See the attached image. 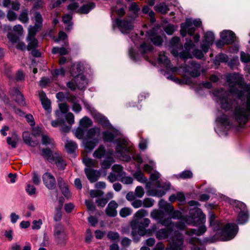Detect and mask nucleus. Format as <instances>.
Listing matches in <instances>:
<instances>
[{"mask_svg": "<svg viewBox=\"0 0 250 250\" xmlns=\"http://www.w3.org/2000/svg\"><path fill=\"white\" fill-rule=\"evenodd\" d=\"M154 200L151 198H146L144 199L143 206L145 208H150L154 205Z\"/></svg>", "mask_w": 250, "mask_h": 250, "instance_id": "49", "label": "nucleus"}, {"mask_svg": "<svg viewBox=\"0 0 250 250\" xmlns=\"http://www.w3.org/2000/svg\"><path fill=\"white\" fill-rule=\"evenodd\" d=\"M118 205L114 200L110 201L105 209L106 214L109 217H115L117 215V208Z\"/></svg>", "mask_w": 250, "mask_h": 250, "instance_id": "13", "label": "nucleus"}, {"mask_svg": "<svg viewBox=\"0 0 250 250\" xmlns=\"http://www.w3.org/2000/svg\"><path fill=\"white\" fill-rule=\"evenodd\" d=\"M193 55L195 57L198 59H201L204 57V54L202 51L198 49H196L193 50Z\"/></svg>", "mask_w": 250, "mask_h": 250, "instance_id": "64", "label": "nucleus"}, {"mask_svg": "<svg viewBox=\"0 0 250 250\" xmlns=\"http://www.w3.org/2000/svg\"><path fill=\"white\" fill-rule=\"evenodd\" d=\"M155 8L156 11L162 14H165L169 10L167 5L164 3H161L159 4L156 5Z\"/></svg>", "mask_w": 250, "mask_h": 250, "instance_id": "32", "label": "nucleus"}, {"mask_svg": "<svg viewBox=\"0 0 250 250\" xmlns=\"http://www.w3.org/2000/svg\"><path fill=\"white\" fill-rule=\"evenodd\" d=\"M150 194L153 196L162 197L165 194V191L163 189H153Z\"/></svg>", "mask_w": 250, "mask_h": 250, "instance_id": "55", "label": "nucleus"}, {"mask_svg": "<svg viewBox=\"0 0 250 250\" xmlns=\"http://www.w3.org/2000/svg\"><path fill=\"white\" fill-rule=\"evenodd\" d=\"M85 174L88 180L92 183L96 182L99 176L98 171L92 170L90 168H85L84 170Z\"/></svg>", "mask_w": 250, "mask_h": 250, "instance_id": "20", "label": "nucleus"}, {"mask_svg": "<svg viewBox=\"0 0 250 250\" xmlns=\"http://www.w3.org/2000/svg\"><path fill=\"white\" fill-rule=\"evenodd\" d=\"M114 162V161L112 157H109L108 159L104 160L102 164V167L104 169L108 168Z\"/></svg>", "mask_w": 250, "mask_h": 250, "instance_id": "48", "label": "nucleus"}, {"mask_svg": "<svg viewBox=\"0 0 250 250\" xmlns=\"http://www.w3.org/2000/svg\"><path fill=\"white\" fill-rule=\"evenodd\" d=\"M158 62L159 63H163L166 65H167L170 62L169 60H168L165 54L161 53L159 54Z\"/></svg>", "mask_w": 250, "mask_h": 250, "instance_id": "47", "label": "nucleus"}, {"mask_svg": "<svg viewBox=\"0 0 250 250\" xmlns=\"http://www.w3.org/2000/svg\"><path fill=\"white\" fill-rule=\"evenodd\" d=\"M42 178L44 184L47 188L53 189L56 187L55 178L50 173H45L43 174Z\"/></svg>", "mask_w": 250, "mask_h": 250, "instance_id": "10", "label": "nucleus"}, {"mask_svg": "<svg viewBox=\"0 0 250 250\" xmlns=\"http://www.w3.org/2000/svg\"><path fill=\"white\" fill-rule=\"evenodd\" d=\"M132 210L129 208H122L120 211V215L122 217H125L131 213Z\"/></svg>", "mask_w": 250, "mask_h": 250, "instance_id": "52", "label": "nucleus"}, {"mask_svg": "<svg viewBox=\"0 0 250 250\" xmlns=\"http://www.w3.org/2000/svg\"><path fill=\"white\" fill-rule=\"evenodd\" d=\"M22 136L23 141L26 144L32 146H35L38 145V143L36 141H32L31 140L29 134L28 132H24Z\"/></svg>", "mask_w": 250, "mask_h": 250, "instance_id": "30", "label": "nucleus"}, {"mask_svg": "<svg viewBox=\"0 0 250 250\" xmlns=\"http://www.w3.org/2000/svg\"><path fill=\"white\" fill-rule=\"evenodd\" d=\"M85 204L88 210L93 212L96 210V207L93 205L92 201L85 200Z\"/></svg>", "mask_w": 250, "mask_h": 250, "instance_id": "59", "label": "nucleus"}, {"mask_svg": "<svg viewBox=\"0 0 250 250\" xmlns=\"http://www.w3.org/2000/svg\"><path fill=\"white\" fill-rule=\"evenodd\" d=\"M248 219V211L245 212H239L238 215L237 221L239 224H243L246 223Z\"/></svg>", "mask_w": 250, "mask_h": 250, "instance_id": "35", "label": "nucleus"}, {"mask_svg": "<svg viewBox=\"0 0 250 250\" xmlns=\"http://www.w3.org/2000/svg\"><path fill=\"white\" fill-rule=\"evenodd\" d=\"M10 93L15 97V101L18 104L21 105H25V102L23 98V96L17 88H14L11 89Z\"/></svg>", "mask_w": 250, "mask_h": 250, "instance_id": "19", "label": "nucleus"}, {"mask_svg": "<svg viewBox=\"0 0 250 250\" xmlns=\"http://www.w3.org/2000/svg\"><path fill=\"white\" fill-rule=\"evenodd\" d=\"M95 7L94 3L91 2L83 5L80 8L78 9L77 12L80 14H87L89 11Z\"/></svg>", "mask_w": 250, "mask_h": 250, "instance_id": "27", "label": "nucleus"}, {"mask_svg": "<svg viewBox=\"0 0 250 250\" xmlns=\"http://www.w3.org/2000/svg\"><path fill=\"white\" fill-rule=\"evenodd\" d=\"M221 37L227 44L233 43L236 38L235 34L231 31H224L222 32Z\"/></svg>", "mask_w": 250, "mask_h": 250, "instance_id": "17", "label": "nucleus"}, {"mask_svg": "<svg viewBox=\"0 0 250 250\" xmlns=\"http://www.w3.org/2000/svg\"><path fill=\"white\" fill-rule=\"evenodd\" d=\"M134 177L139 182L145 183L146 182V178L144 176L143 174L140 171H137L133 174Z\"/></svg>", "mask_w": 250, "mask_h": 250, "instance_id": "43", "label": "nucleus"}, {"mask_svg": "<svg viewBox=\"0 0 250 250\" xmlns=\"http://www.w3.org/2000/svg\"><path fill=\"white\" fill-rule=\"evenodd\" d=\"M184 237L179 232H175L169 241L165 250H182L184 249Z\"/></svg>", "mask_w": 250, "mask_h": 250, "instance_id": "4", "label": "nucleus"}, {"mask_svg": "<svg viewBox=\"0 0 250 250\" xmlns=\"http://www.w3.org/2000/svg\"><path fill=\"white\" fill-rule=\"evenodd\" d=\"M230 204L236 209L240 210V212L248 211L246 205L243 202L237 200H232Z\"/></svg>", "mask_w": 250, "mask_h": 250, "instance_id": "25", "label": "nucleus"}, {"mask_svg": "<svg viewBox=\"0 0 250 250\" xmlns=\"http://www.w3.org/2000/svg\"><path fill=\"white\" fill-rule=\"evenodd\" d=\"M193 174L190 170L183 171L178 175V177L182 179H189L192 177Z\"/></svg>", "mask_w": 250, "mask_h": 250, "instance_id": "50", "label": "nucleus"}, {"mask_svg": "<svg viewBox=\"0 0 250 250\" xmlns=\"http://www.w3.org/2000/svg\"><path fill=\"white\" fill-rule=\"evenodd\" d=\"M200 64L195 62L190 63V66L187 69V72L192 77H197L200 75Z\"/></svg>", "mask_w": 250, "mask_h": 250, "instance_id": "14", "label": "nucleus"}, {"mask_svg": "<svg viewBox=\"0 0 250 250\" xmlns=\"http://www.w3.org/2000/svg\"><path fill=\"white\" fill-rule=\"evenodd\" d=\"M7 17L10 21H13L17 19L16 14L11 10H9L7 12Z\"/></svg>", "mask_w": 250, "mask_h": 250, "instance_id": "63", "label": "nucleus"}, {"mask_svg": "<svg viewBox=\"0 0 250 250\" xmlns=\"http://www.w3.org/2000/svg\"><path fill=\"white\" fill-rule=\"evenodd\" d=\"M240 59L242 62L247 63L250 62V55L244 52H241Z\"/></svg>", "mask_w": 250, "mask_h": 250, "instance_id": "54", "label": "nucleus"}, {"mask_svg": "<svg viewBox=\"0 0 250 250\" xmlns=\"http://www.w3.org/2000/svg\"><path fill=\"white\" fill-rule=\"evenodd\" d=\"M54 159L52 162H54L57 167L61 170H63L65 168L66 166V163L62 159L61 155L58 153H54Z\"/></svg>", "mask_w": 250, "mask_h": 250, "instance_id": "22", "label": "nucleus"}, {"mask_svg": "<svg viewBox=\"0 0 250 250\" xmlns=\"http://www.w3.org/2000/svg\"><path fill=\"white\" fill-rule=\"evenodd\" d=\"M103 139L105 142H111L113 141L114 135L113 133L109 131H104L103 133Z\"/></svg>", "mask_w": 250, "mask_h": 250, "instance_id": "42", "label": "nucleus"}, {"mask_svg": "<svg viewBox=\"0 0 250 250\" xmlns=\"http://www.w3.org/2000/svg\"><path fill=\"white\" fill-rule=\"evenodd\" d=\"M129 10L134 14V18L138 16V13L140 11L139 6L135 2H132L129 6Z\"/></svg>", "mask_w": 250, "mask_h": 250, "instance_id": "33", "label": "nucleus"}, {"mask_svg": "<svg viewBox=\"0 0 250 250\" xmlns=\"http://www.w3.org/2000/svg\"><path fill=\"white\" fill-rule=\"evenodd\" d=\"M103 191L99 190H91L90 191V195L91 198L100 197L104 195Z\"/></svg>", "mask_w": 250, "mask_h": 250, "instance_id": "56", "label": "nucleus"}, {"mask_svg": "<svg viewBox=\"0 0 250 250\" xmlns=\"http://www.w3.org/2000/svg\"><path fill=\"white\" fill-rule=\"evenodd\" d=\"M180 42V38L179 37H173L171 41V44L174 47H178L179 46L180 48H182V45Z\"/></svg>", "mask_w": 250, "mask_h": 250, "instance_id": "57", "label": "nucleus"}, {"mask_svg": "<svg viewBox=\"0 0 250 250\" xmlns=\"http://www.w3.org/2000/svg\"><path fill=\"white\" fill-rule=\"evenodd\" d=\"M238 227L234 224L228 223L224 226L221 230V236L224 240L233 238L237 232Z\"/></svg>", "mask_w": 250, "mask_h": 250, "instance_id": "5", "label": "nucleus"}, {"mask_svg": "<svg viewBox=\"0 0 250 250\" xmlns=\"http://www.w3.org/2000/svg\"><path fill=\"white\" fill-rule=\"evenodd\" d=\"M42 155L50 162H52L54 159V153L52 154L50 149H43Z\"/></svg>", "mask_w": 250, "mask_h": 250, "instance_id": "36", "label": "nucleus"}, {"mask_svg": "<svg viewBox=\"0 0 250 250\" xmlns=\"http://www.w3.org/2000/svg\"><path fill=\"white\" fill-rule=\"evenodd\" d=\"M19 138L17 134L14 132L11 137H8L7 138V143L8 145L10 146L12 148H16L17 143L18 142Z\"/></svg>", "mask_w": 250, "mask_h": 250, "instance_id": "26", "label": "nucleus"}, {"mask_svg": "<svg viewBox=\"0 0 250 250\" xmlns=\"http://www.w3.org/2000/svg\"><path fill=\"white\" fill-rule=\"evenodd\" d=\"M82 71V66L80 63L77 64L75 67H73L70 70V73L72 76H74L75 74H81Z\"/></svg>", "mask_w": 250, "mask_h": 250, "instance_id": "46", "label": "nucleus"}, {"mask_svg": "<svg viewBox=\"0 0 250 250\" xmlns=\"http://www.w3.org/2000/svg\"><path fill=\"white\" fill-rule=\"evenodd\" d=\"M105 152V150L104 146H100L99 148L95 151L93 156L97 158L100 159L104 156Z\"/></svg>", "mask_w": 250, "mask_h": 250, "instance_id": "39", "label": "nucleus"}, {"mask_svg": "<svg viewBox=\"0 0 250 250\" xmlns=\"http://www.w3.org/2000/svg\"><path fill=\"white\" fill-rule=\"evenodd\" d=\"M80 125L83 128H88L92 125V122L88 117H84L80 120Z\"/></svg>", "mask_w": 250, "mask_h": 250, "instance_id": "37", "label": "nucleus"}, {"mask_svg": "<svg viewBox=\"0 0 250 250\" xmlns=\"http://www.w3.org/2000/svg\"><path fill=\"white\" fill-rule=\"evenodd\" d=\"M73 81L76 83L77 88L80 89H82L87 84V80L85 77L82 74H77L73 78Z\"/></svg>", "mask_w": 250, "mask_h": 250, "instance_id": "21", "label": "nucleus"}, {"mask_svg": "<svg viewBox=\"0 0 250 250\" xmlns=\"http://www.w3.org/2000/svg\"><path fill=\"white\" fill-rule=\"evenodd\" d=\"M57 181L58 186L61 190L62 194L66 198H69L70 197V193L68 189V185L61 177L57 178Z\"/></svg>", "mask_w": 250, "mask_h": 250, "instance_id": "18", "label": "nucleus"}, {"mask_svg": "<svg viewBox=\"0 0 250 250\" xmlns=\"http://www.w3.org/2000/svg\"><path fill=\"white\" fill-rule=\"evenodd\" d=\"M54 235L59 244L62 243L66 237L64 227L61 225H56L54 229Z\"/></svg>", "mask_w": 250, "mask_h": 250, "instance_id": "11", "label": "nucleus"}, {"mask_svg": "<svg viewBox=\"0 0 250 250\" xmlns=\"http://www.w3.org/2000/svg\"><path fill=\"white\" fill-rule=\"evenodd\" d=\"M101 129L99 127H95L90 128L87 133V137L89 138H92L96 136L100 135Z\"/></svg>", "mask_w": 250, "mask_h": 250, "instance_id": "29", "label": "nucleus"}, {"mask_svg": "<svg viewBox=\"0 0 250 250\" xmlns=\"http://www.w3.org/2000/svg\"><path fill=\"white\" fill-rule=\"evenodd\" d=\"M150 220L148 218H144L140 221L133 220L130 222V227L132 229H138V233L140 235L144 236L146 234L145 229L150 224Z\"/></svg>", "mask_w": 250, "mask_h": 250, "instance_id": "6", "label": "nucleus"}, {"mask_svg": "<svg viewBox=\"0 0 250 250\" xmlns=\"http://www.w3.org/2000/svg\"><path fill=\"white\" fill-rule=\"evenodd\" d=\"M107 237L111 240H116L119 238V234L117 232L110 231L107 234Z\"/></svg>", "mask_w": 250, "mask_h": 250, "instance_id": "58", "label": "nucleus"}, {"mask_svg": "<svg viewBox=\"0 0 250 250\" xmlns=\"http://www.w3.org/2000/svg\"><path fill=\"white\" fill-rule=\"evenodd\" d=\"M28 11L27 9L23 10L20 14L19 19L22 23H27L29 21Z\"/></svg>", "mask_w": 250, "mask_h": 250, "instance_id": "41", "label": "nucleus"}, {"mask_svg": "<svg viewBox=\"0 0 250 250\" xmlns=\"http://www.w3.org/2000/svg\"><path fill=\"white\" fill-rule=\"evenodd\" d=\"M39 96L43 107L48 113H50L51 109V103L47 99L45 93L43 91L39 92Z\"/></svg>", "mask_w": 250, "mask_h": 250, "instance_id": "16", "label": "nucleus"}, {"mask_svg": "<svg viewBox=\"0 0 250 250\" xmlns=\"http://www.w3.org/2000/svg\"><path fill=\"white\" fill-rule=\"evenodd\" d=\"M117 146L116 152L118 154L120 159L125 162H128L131 160L128 153L130 151V148L128 147L127 142L125 139H118L116 141Z\"/></svg>", "mask_w": 250, "mask_h": 250, "instance_id": "2", "label": "nucleus"}, {"mask_svg": "<svg viewBox=\"0 0 250 250\" xmlns=\"http://www.w3.org/2000/svg\"><path fill=\"white\" fill-rule=\"evenodd\" d=\"M171 231L169 228L160 229L156 232V238L159 240L166 239Z\"/></svg>", "mask_w": 250, "mask_h": 250, "instance_id": "23", "label": "nucleus"}, {"mask_svg": "<svg viewBox=\"0 0 250 250\" xmlns=\"http://www.w3.org/2000/svg\"><path fill=\"white\" fill-rule=\"evenodd\" d=\"M134 193L136 197L142 198L145 194V191L142 187L138 186L136 188Z\"/></svg>", "mask_w": 250, "mask_h": 250, "instance_id": "53", "label": "nucleus"}, {"mask_svg": "<svg viewBox=\"0 0 250 250\" xmlns=\"http://www.w3.org/2000/svg\"><path fill=\"white\" fill-rule=\"evenodd\" d=\"M83 162L88 167H95L96 166L95 161L89 158H84Z\"/></svg>", "mask_w": 250, "mask_h": 250, "instance_id": "51", "label": "nucleus"}, {"mask_svg": "<svg viewBox=\"0 0 250 250\" xmlns=\"http://www.w3.org/2000/svg\"><path fill=\"white\" fill-rule=\"evenodd\" d=\"M65 147L68 153H72L74 152L77 148V144L73 141H67L65 145Z\"/></svg>", "mask_w": 250, "mask_h": 250, "instance_id": "31", "label": "nucleus"}, {"mask_svg": "<svg viewBox=\"0 0 250 250\" xmlns=\"http://www.w3.org/2000/svg\"><path fill=\"white\" fill-rule=\"evenodd\" d=\"M34 17L35 20V25L42 28L43 19L41 14L39 12H35Z\"/></svg>", "mask_w": 250, "mask_h": 250, "instance_id": "44", "label": "nucleus"}, {"mask_svg": "<svg viewBox=\"0 0 250 250\" xmlns=\"http://www.w3.org/2000/svg\"><path fill=\"white\" fill-rule=\"evenodd\" d=\"M228 82L232 86H240L241 83L239 78L235 74L229 75L227 78Z\"/></svg>", "mask_w": 250, "mask_h": 250, "instance_id": "24", "label": "nucleus"}, {"mask_svg": "<svg viewBox=\"0 0 250 250\" xmlns=\"http://www.w3.org/2000/svg\"><path fill=\"white\" fill-rule=\"evenodd\" d=\"M140 50L142 53L145 54L147 51H151L152 50V46L149 43L144 42L141 44Z\"/></svg>", "mask_w": 250, "mask_h": 250, "instance_id": "40", "label": "nucleus"}, {"mask_svg": "<svg viewBox=\"0 0 250 250\" xmlns=\"http://www.w3.org/2000/svg\"><path fill=\"white\" fill-rule=\"evenodd\" d=\"M163 212L160 210L154 209L150 213V216L155 219L159 220L163 218Z\"/></svg>", "mask_w": 250, "mask_h": 250, "instance_id": "45", "label": "nucleus"}, {"mask_svg": "<svg viewBox=\"0 0 250 250\" xmlns=\"http://www.w3.org/2000/svg\"><path fill=\"white\" fill-rule=\"evenodd\" d=\"M41 29V28L38 27L37 25H34V26H30L28 29V34L27 38H35L37 32Z\"/></svg>", "mask_w": 250, "mask_h": 250, "instance_id": "34", "label": "nucleus"}, {"mask_svg": "<svg viewBox=\"0 0 250 250\" xmlns=\"http://www.w3.org/2000/svg\"><path fill=\"white\" fill-rule=\"evenodd\" d=\"M148 38L155 45H161L163 42L162 38L157 35L154 29H152L146 32Z\"/></svg>", "mask_w": 250, "mask_h": 250, "instance_id": "12", "label": "nucleus"}, {"mask_svg": "<svg viewBox=\"0 0 250 250\" xmlns=\"http://www.w3.org/2000/svg\"><path fill=\"white\" fill-rule=\"evenodd\" d=\"M115 22L121 31L123 33H127L133 29V26L130 21L117 19Z\"/></svg>", "mask_w": 250, "mask_h": 250, "instance_id": "9", "label": "nucleus"}, {"mask_svg": "<svg viewBox=\"0 0 250 250\" xmlns=\"http://www.w3.org/2000/svg\"><path fill=\"white\" fill-rule=\"evenodd\" d=\"M148 213L147 211L144 209H141L138 210L135 215L137 218H141L146 216Z\"/></svg>", "mask_w": 250, "mask_h": 250, "instance_id": "61", "label": "nucleus"}, {"mask_svg": "<svg viewBox=\"0 0 250 250\" xmlns=\"http://www.w3.org/2000/svg\"><path fill=\"white\" fill-rule=\"evenodd\" d=\"M187 32L190 35H193L195 32V28L192 27V22L190 19H187L185 22L181 24V35L183 37H185Z\"/></svg>", "mask_w": 250, "mask_h": 250, "instance_id": "7", "label": "nucleus"}, {"mask_svg": "<svg viewBox=\"0 0 250 250\" xmlns=\"http://www.w3.org/2000/svg\"><path fill=\"white\" fill-rule=\"evenodd\" d=\"M240 90L236 89L234 87L230 89L229 92L225 91L224 93L225 96L221 98V104L222 108L226 110H228L231 108L232 105V101L231 98L232 97V95H235L239 99H242L243 96H239L238 93Z\"/></svg>", "mask_w": 250, "mask_h": 250, "instance_id": "3", "label": "nucleus"}, {"mask_svg": "<svg viewBox=\"0 0 250 250\" xmlns=\"http://www.w3.org/2000/svg\"><path fill=\"white\" fill-rule=\"evenodd\" d=\"M26 39L28 42L26 48L28 50H32L38 47V41L35 38H27Z\"/></svg>", "mask_w": 250, "mask_h": 250, "instance_id": "28", "label": "nucleus"}, {"mask_svg": "<svg viewBox=\"0 0 250 250\" xmlns=\"http://www.w3.org/2000/svg\"><path fill=\"white\" fill-rule=\"evenodd\" d=\"M42 144L45 146H54V141L53 139L45 134H42Z\"/></svg>", "mask_w": 250, "mask_h": 250, "instance_id": "38", "label": "nucleus"}, {"mask_svg": "<svg viewBox=\"0 0 250 250\" xmlns=\"http://www.w3.org/2000/svg\"><path fill=\"white\" fill-rule=\"evenodd\" d=\"M108 202L107 199L105 198H99L96 200V203L98 207H104Z\"/></svg>", "mask_w": 250, "mask_h": 250, "instance_id": "60", "label": "nucleus"}, {"mask_svg": "<svg viewBox=\"0 0 250 250\" xmlns=\"http://www.w3.org/2000/svg\"><path fill=\"white\" fill-rule=\"evenodd\" d=\"M65 119L67 123L70 125L74 123V116L71 112H69L66 115Z\"/></svg>", "mask_w": 250, "mask_h": 250, "instance_id": "62", "label": "nucleus"}, {"mask_svg": "<svg viewBox=\"0 0 250 250\" xmlns=\"http://www.w3.org/2000/svg\"><path fill=\"white\" fill-rule=\"evenodd\" d=\"M238 96H246V102L236 107L234 110L235 120L239 124H245L250 116V85H247L244 89L240 90Z\"/></svg>", "mask_w": 250, "mask_h": 250, "instance_id": "1", "label": "nucleus"}, {"mask_svg": "<svg viewBox=\"0 0 250 250\" xmlns=\"http://www.w3.org/2000/svg\"><path fill=\"white\" fill-rule=\"evenodd\" d=\"M214 35L211 32H207L204 35V39L201 43L203 51L206 53L213 42Z\"/></svg>", "mask_w": 250, "mask_h": 250, "instance_id": "8", "label": "nucleus"}, {"mask_svg": "<svg viewBox=\"0 0 250 250\" xmlns=\"http://www.w3.org/2000/svg\"><path fill=\"white\" fill-rule=\"evenodd\" d=\"M190 214L193 219L197 218V221L200 223H203L205 222L206 215L199 208H196L192 211L190 210Z\"/></svg>", "mask_w": 250, "mask_h": 250, "instance_id": "15", "label": "nucleus"}]
</instances>
